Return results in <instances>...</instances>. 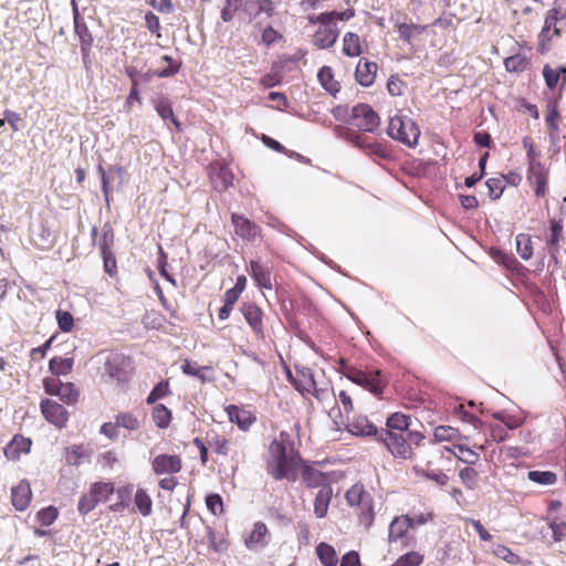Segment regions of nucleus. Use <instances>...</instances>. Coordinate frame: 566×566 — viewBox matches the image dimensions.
Here are the masks:
<instances>
[{
	"mask_svg": "<svg viewBox=\"0 0 566 566\" xmlns=\"http://www.w3.org/2000/svg\"><path fill=\"white\" fill-rule=\"evenodd\" d=\"M48 394L49 395H56L61 398L62 401L73 405L78 399V391L74 387L73 384L66 382V384H60L55 389H50L48 387Z\"/></svg>",
	"mask_w": 566,
	"mask_h": 566,
	"instance_id": "26",
	"label": "nucleus"
},
{
	"mask_svg": "<svg viewBox=\"0 0 566 566\" xmlns=\"http://www.w3.org/2000/svg\"><path fill=\"white\" fill-rule=\"evenodd\" d=\"M560 73H566V69L559 67L554 70L547 64L543 67V76L548 88L552 90L557 85Z\"/></svg>",
	"mask_w": 566,
	"mask_h": 566,
	"instance_id": "45",
	"label": "nucleus"
},
{
	"mask_svg": "<svg viewBox=\"0 0 566 566\" xmlns=\"http://www.w3.org/2000/svg\"><path fill=\"white\" fill-rule=\"evenodd\" d=\"M422 475L429 480L434 481L439 485L447 484L449 478L441 470H423Z\"/></svg>",
	"mask_w": 566,
	"mask_h": 566,
	"instance_id": "59",
	"label": "nucleus"
},
{
	"mask_svg": "<svg viewBox=\"0 0 566 566\" xmlns=\"http://www.w3.org/2000/svg\"><path fill=\"white\" fill-rule=\"evenodd\" d=\"M340 566H360L358 554L354 551L345 554L340 560Z\"/></svg>",
	"mask_w": 566,
	"mask_h": 566,
	"instance_id": "64",
	"label": "nucleus"
},
{
	"mask_svg": "<svg viewBox=\"0 0 566 566\" xmlns=\"http://www.w3.org/2000/svg\"><path fill=\"white\" fill-rule=\"evenodd\" d=\"M387 133L392 139L408 147H415L420 136L417 124L412 119L399 115L390 118Z\"/></svg>",
	"mask_w": 566,
	"mask_h": 566,
	"instance_id": "2",
	"label": "nucleus"
},
{
	"mask_svg": "<svg viewBox=\"0 0 566 566\" xmlns=\"http://www.w3.org/2000/svg\"><path fill=\"white\" fill-rule=\"evenodd\" d=\"M488 193L492 200L499 199L504 191V176L490 178L486 180Z\"/></svg>",
	"mask_w": 566,
	"mask_h": 566,
	"instance_id": "43",
	"label": "nucleus"
},
{
	"mask_svg": "<svg viewBox=\"0 0 566 566\" xmlns=\"http://www.w3.org/2000/svg\"><path fill=\"white\" fill-rule=\"evenodd\" d=\"M57 517V510L53 506L45 507L38 513L40 523L44 526H50Z\"/></svg>",
	"mask_w": 566,
	"mask_h": 566,
	"instance_id": "54",
	"label": "nucleus"
},
{
	"mask_svg": "<svg viewBox=\"0 0 566 566\" xmlns=\"http://www.w3.org/2000/svg\"><path fill=\"white\" fill-rule=\"evenodd\" d=\"M386 426L388 431L406 433L411 426L410 417L399 412L392 413L387 419Z\"/></svg>",
	"mask_w": 566,
	"mask_h": 566,
	"instance_id": "30",
	"label": "nucleus"
},
{
	"mask_svg": "<svg viewBox=\"0 0 566 566\" xmlns=\"http://www.w3.org/2000/svg\"><path fill=\"white\" fill-rule=\"evenodd\" d=\"M354 125L363 132L375 133L380 119L377 113L368 104H358L353 107Z\"/></svg>",
	"mask_w": 566,
	"mask_h": 566,
	"instance_id": "7",
	"label": "nucleus"
},
{
	"mask_svg": "<svg viewBox=\"0 0 566 566\" xmlns=\"http://www.w3.org/2000/svg\"><path fill=\"white\" fill-rule=\"evenodd\" d=\"M282 38V34L274 30L271 25L264 28L261 35L262 43H264L268 46L272 45L275 41Z\"/></svg>",
	"mask_w": 566,
	"mask_h": 566,
	"instance_id": "58",
	"label": "nucleus"
},
{
	"mask_svg": "<svg viewBox=\"0 0 566 566\" xmlns=\"http://www.w3.org/2000/svg\"><path fill=\"white\" fill-rule=\"evenodd\" d=\"M348 431L355 436L370 437L378 436L379 432L377 427L371 423L367 417L357 416L354 417L347 424Z\"/></svg>",
	"mask_w": 566,
	"mask_h": 566,
	"instance_id": "13",
	"label": "nucleus"
},
{
	"mask_svg": "<svg viewBox=\"0 0 566 566\" xmlns=\"http://www.w3.org/2000/svg\"><path fill=\"white\" fill-rule=\"evenodd\" d=\"M151 468L155 474H174L181 470V459L172 454H159L151 461Z\"/></svg>",
	"mask_w": 566,
	"mask_h": 566,
	"instance_id": "10",
	"label": "nucleus"
},
{
	"mask_svg": "<svg viewBox=\"0 0 566 566\" xmlns=\"http://www.w3.org/2000/svg\"><path fill=\"white\" fill-rule=\"evenodd\" d=\"M527 478L539 485H553L557 481L556 474L552 471H528Z\"/></svg>",
	"mask_w": 566,
	"mask_h": 566,
	"instance_id": "38",
	"label": "nucleus"
},
{
	"mask_svg": "<svg viewBox=\"0 0 566 566\" xmlns=\"http://www.w3.org/2000/svg\"><path fill=\"white\" fill-rule=\"evenodd\" d=\"M517 253L523 260H528L532 256L533 249L531 240L527 235L520 234L516 238Z\"/></svg>",
	"mask_w": 566,
	"mask_h": 566,
	"instance_id": "48",
	"label": "nucleus"
},
{
	"mask_svg": "<svg viewBox=\"0 0 566 566\" xmlns=\"http://www.w3.org/2000/svg\"><path fill=\"white\" fill-rule=\"evenodd\" d=\"M113 242H114L113 230L109 227H104L103 234H102V238L98 243L101 252L111 251V247H112Z\"/></svg>",
	"mask_w": 566,
	"mask_h": 566,
	"instance_id": "57",
	"label": "nucleus"
},
{
	"mask_svg": "<svg viewBox=\"0 0 566 566\" xmlns=\"http://www.w3.org/2000/svg\"><path fill=\"white\" fill-rule=\"evenodd\" d=\"M241 312L248 322V324L251 326L253 332L256 335L263 334V324H262V311L260 307H258L253 303H245L241 307Z\"/></svg>",
	"mask_w": 566,
	"mask_h": 566,
	"instance_id": "15",
	"label": "nucleus"
},
{
	"mask_svg": "<svg viewBox=\"0 0 566 566\" xmlns=\"http://www.w3.org/2000/svg\"><path fill=\"white\" fill-rule=\"evenodd\" d=\"M251 275L256 284L264 289H271L270 271L258 261H251Z\"/></svg>",
	"mask_w": 566,
	"mask_h": 566,
	"instance_id": "31",
	"label": "nucleus"
},
{
	"mask_svg": "<svg viewBox=\"0 0 566 566\" xmlns=\"http://www.w3.org/2000/svg\"><path fill=\"white\" fill-rule=\"evenodd\" d=\"M135 505L143 516H149L153 511V500L144 489H138L134 497Z\"/></svg>",
	"mask_w": 566,
	"mask_h": 566,
	"instance_id": "34",
	"label": "nucleus"
},
{
	"mask_svg": "<svg viewBox=\"0 0 566 566\" xmlns=\"http://www.w3.org/2000/svg\"><path fill=\"white\" fill-rule=\"evenodd\" d=\"M115 424L123 427L127 430H137L139 428V421L136 416L130 412H120L115 417Z\"/></svg>",
	"mask_w": 566,
	"mask_h": 566,
	"instance_id": "42",
	"label": "nucleus"
},
{
	"mask_svg": "<svg viewBox=\"0 0 566 566\" xmlns=\"http://www.w3.org/2000/svg\"><path fill=\"white\" fill-rule=\"evenodd\" d=\"M153 420L158 428H167L171 420L170 410L163 403H159L153 409Z\"/></svg>",
	"mask_w": 566,
	"mask_h": 566,
	"instance_id": "37",
	"label": "nucleus"
},
{
	"mask_svg": "<svg viewBox=\"0 0 566 566\" xmlns=\"http://www.w3.org/2000/svg\"><path fill=\"white\" fill-rule=\"evenodd\" d=\"M268 527L264 523H255L250 536L245 539L249 549H258L266 544Z\"/></svg>",
	"mask_w": 566,
	"mask_h": 566,
	"instance_id": "24",
	"label": "nucleus"
},
{
	"mask_svg": "<svg viewBox=\"0 0 566 566\" xmlns=\"http://www.w3.org/2000/svg\"><path fill=\"white\" fill-rule=\"evenodd\" d=\"M560 115L557 108V104L553 103L547 106V114H546V124L548 126V129L551 133H558V119Z\"/></svg>",
	"mask_w": 566,
	"mask_h": 566,
	"instance_id": "49",
	"label": "nucleus"
},
{
	"mask_svg": "<svg viewBox=\"0 0 566 566\" xmlns=\"http://www.w3.org/2000/svg\"><path fill=\"white\" fill-rule=\"evenodd\" d=\"M377 72V64L369 61H359L356 66L355 76L363 86H369L374 83Z\"/></svg>",
	"mask_w": 566,
	"mask_h": 566,
	"instance_id": "18",
	"label": "nucleus"
},
{
	"mask_svg": "<svg viewBox=\"0 0 566 566\" xmlns=\"http://www.w3.org/2000/svg\"><path fill=\"white\" fill-rule=\"evenodd\" d=\"M346 501L350 506L360 505L365 496L361 485L355 484L346 492Z\"/></svg>",
	"mask_w": 566,
	"mask_h": 566,
	"instance_id": "51",
	"label": "nucleus"
},
{
	"mask_svg": "<svg viewBox=\"0 0 566 566\" xmlns=\"http://www.w3.org/2000/svg\"><path fill=\"white\" fill-rule=\"evenodd\" d=\"M564 17L565 14H562L558 9L549 10L546 14L541 35L547 36V33L552 28H554V34H559V29L556 28V23L559 19H563Z\"/></svg>",
	"mask_w": 566,
	"mask_h": 566,
	"instance_id": "40",
	"label": "nucleus"
},
{
	"mask_svg": "<svg viewBox=\"0 0 566 566\" xmlns=\"http://www.w3.org/2000/svg\"><path fill=\"white\" fill-rule=\"evenodd\" d=\"M345 376L356 385L369 390L374 395L382 392V381L380 378V371H363L356 368H349Z\"/></svg>",
	"mask_w": 566,
	"mask_h": 566,
	"instance_id": "6",
	"label": "nucleus"
},
{
	"mask_svg": "<svg viewBox=\"0 0 566 566\" xmlns=\"http://www.w3.org/2000/svg\"><path fill=\"white\" fill-rule=\"evenodd\" d=\"M378 440L385 443L394 457L408 459L412 454V449L406 438V433L380 430Z\"/></svg>",
	"mask_w": 566,
	"mask_h": 566,
	"instance_id": "5",
	"label": "nucleus"
},
{
	"mask_svg": "<svg viewBox=\"0 0 566 566\" xmlns=\"http://www.w3.org/2000/svg\"><path fill=\"white\" fill-rule=\"evenodd\" d=\"M168 394V385L165 382H158L150 394L148 395L146 401L148 405L155 403L158 399L165 397Z\"/></svg>",
	"mask_w": 566,
	"mask_h": 566,
	"instance_id": "56",
	"label": "nucleus"
},
{
	"mask_svg": "<svg viewBox=\"0 0 566 566\" xmlns=\"http://www.w3.org/2000/svg\"><path fill=\"white\" fill-rule=\"evenodd\" d=\"M31 441L23 437H14L13 440L4 448V455L9 460H18L22 453L30 451Z\"/></svg>",
	"mask_w": 566,
	"mask_h": 566,
	"instance_id": "22",
	"label": "nucleus"
},
{
	"mask_svg": "<svg viewBox=\"0 0 566 566\" xmlns=\"http://www.w3.org/2000/svg\"><path fill=\"white\" fill-rule=\"evenodd\" d=\"M316 554L324 566H336L338 563L335 548L327 543H319L316 546Z\"/></svg>",
	"mask_w": 566,
	"mask_h": 566,
	"instance_id": "29",
	"label": "nucleus"
},
{
	"mask_svg": "<svg viewBox=\"0 0 566 566\" xmlns=\"http://www.w3.org/2000/svg\"><path fill=\"white\" fill-rule=\"evenodd\" d=\"M41 411L45 419L56 427H63L67 421L65 408L56 401L50 399L42 400Z\"/></svg>",
	"mask_w": 566,
	"mask_h": 566,
	"instance_id": "11",
	"label": "nucleus"
},
{
	"mask_svg": "<svg viewBox=\"0 0 566 566\" xmlns=\"http://www.w3.org/2000/svg\"><path fill=\"white\" fill-rule=\"evenodd\" d=\"M101 254L103 256L105 272L109 275H113L116 270L115 256L113 255L112 251L101 252Z\"/></svg>",
	"mask_w": 566,
	"mask_h": 566,
	"instance_id": "63",
	"label": "nucleus"
},
{
	"mask_svg": "<svg viewBox=\"0 0 566 566\" xmlns=\"http://www.w3.org/2000/svg\"><path fill=\"white\" fill-rule=\"evenodd\" d=\"M549 223H551V227H549L551 234H549V239L547 240L548 251H549L551 259L555 263H557L558 262L557 253L560 249V242H563L565 240L564 234H563V226H562V221L556 220V219H552Z\"/></svg>",
	"mask_w": 566,
	"mask_h": 566,
	"instance_id": "14",
	"label": "nucleus"
},
{
	"mask_svg": "<svg viewBox=\"0 0 566 566\" xmlns=\"http://www.w3.org/2000/svg\"><path fill=\"white\" fill-rule=\"evenodd\" d=\"M161 60L168 62L170 65L160 71H156V76L169 77V76L175 75L179 71V65L178 64L172 65V59L169 55H164L161 57Z\"/></svg>",
	"mask_w": 566,
	"mask_h": 566,
	"instance_id": "61",
	"label": "nucleus"
},
{
	"mask_svg": "<svg viewBox=\"0 0 566 566\" xmlns=\"http://www.w3.org/2000/svg\"><path fill=\"white\" fill-rule=\"evenodd\" d=\"M115 492H116L118 502L112 504L109 506V510L112 512H116V513L123 512L129 505L130 496H132V492H133V485H126V486L118 488L117 490H115Z\"/></svg>",
	"mask_w": 566,
	"mask_h": 566,
	"instance_id": "36",
	"label": "nucleus"
},
{
	"mask_svg": "<svg viewBox=\"0 0 566 566\" xmlns=\"http://www.w3.org/2000/svg\"><path fill=\"white\" fill-rule=\"evenodd\" d=\"M31 496L30 485L25 482H20L11 492L12 504L18 511H24L29 506Z\"/></svg>",
	"mask_w": 566,
	"mask_h": 566,
	"instance_id": "16",
	"label": "nucleus"
},
{
	"mask_svg": "<svg viewBox=\"0 0 566 566\" xmlns=\"http://www.w3.org/2000/svg\"><path fill=\"white\" fill-rule=\"evenodd\" d=\"M115 493L113 482H95L91 485L90 491L84 493L77 503V512L80 515L85 516L92 512L99 502H105Z\"/></svg>",
	"mask_w": 566,
	"mask_h": 566,
	"instance_id": "3",
	"label": "nucleus"
},
{
	"mask_svg": "<svg viewBox=\"0 0 566 566\" xmlns=\"http://www.w3.org/2000/svg\"><path fill=\"white\" fill-rule=\"evenodd\" d=\"M56 321L59 324V327L63 332H70L73 328L74 319L70 312L57 310L56 311Z\"/></svg>",
	"mask_w": 566,
	"mask_h": 566,
	"instance_id": "52",
	"label": "nucleus"
},
{
	"mask_svg": "<svg viewBox=\"0 0 566 566\" xmlns=\"http://www.w3.org/2000/svg\"><path fill=\"white\" fill-rule=\"evenodd\" d=\"M97 171L101 176L102 180V190L105 196L106 201H108V197L111 193V181L115 180V178H122V175L124 172V169L122 167H112L106 172L104 168L99 165L97 167Z\"/></svg>",
	"mask_w": 566,
	"mask_h": 566,
	"instance_id": "25",
	"label": "nucleus"
},
{
	"mask_svg": "<svg viewBox=\"0 0 566 566\" xmlns=\"http://www.w3.org/2000/svg\"><path fill=\"white\" fill-rule=\"evenodd\" d=\"M269 451L271 458L268 461V473L277 481L289 478L291 460L287 458L285 446L274 440L271 442Z\"/></svg>",
	"mask_w": 566,
	"mask_h": 566,
	"instance_id": "4",
	"label": "nucleus"
},
{
	"mask_svg": "<svg viewBox=\"0 0 566 566\" xmlns=\"http://www.w3.org/2000/svg\"><path fill=\"white\" fill-rule=\"evenodd\" d=\"M423 560V556L417 552H409L400 556L394 566H419Z\"/></svg>",
	"mask_w": 566,
	"mask_h": 566,
	"instance_id": "50",
	"label": "nucleus"
},
{
	"mask_svg": "<svg viewBox=\"0 0 566 566\" xmlns=\"http://www.w3.org/2000/svg\"><path fill=\"white\" fill-rule=\"evenodd\" d=\"M317 77L322 86L331 94L339 92V83L334 80L333 70L329 66H323L318 71Z\"/></svg>",
	"mask_w": 566,
	"mask_h": 566,
	"instance_id": "33",
	"label": "nucleus"
},
{
	"mask_svg": "<svg viewBox=\"0 0 566 566\" xmlns=\"http://www.w3.org/2000/svg\"><path fill=\"white\" fill-rule=\"evenodd\" d=\"M229 420L235 423L241 430L247 431L254 421V418L249 411L240 409L234 405H230L226 408Z\"/></svg>",
	"mask_w": 566,
	"mask_h": 566,
	"instance_id": "17",
	"label": "nucleus"
},
{
	"mask_svg": "<svg viewBox=\"0 0 566 566\" xmlns=\"http://www.w3.org/2000/svg\"><path fill=\"white\" fill-rule=\"evenodd\" d=\"M504 65L509 72H522L527 67L528 61L524 55L515 54L505 59Z\"/></svg>",
	"mask_w": 566,
	"mask_h": 566,
	"instance_id": "44",
	"label": "nucleus"
},
{
	"mask_svg": "<svg viewBox=\"0 0 566 566\" xmlns=\"http://www.w3.org/2000/svg\"><path fill=\"white\" fill-rule=\"evenodd\" d=\"M207 507L212 514L218 515L223 511L222 497L219 494L212 493L206 497Z\"/></svg>",
	"mask_w": 566,
	"mask_h": 566,
	"instance_id": "55",
	"label": "nucleus"
},
{
	"mask_svg": "<svg viewBox=\"0 0 566 566\" xmlns=\"http://www.w3.org/2000/svg\"><path fill=\"white\" fill-rule=\"evenodd\" d=\"M302 478L307 488H319L331 485L328 476L319 470L312 467H304L302 469Z\"/></svg>",
	"mask_w": 566,
	"mask_h": 566,
	"instance_id": "20",
	"label": "nucleus"
},
{
	"mask_svg": "<svg viewBox=\"0 0 566 566\" xmlns=\"http://www.w3.org/2000/svg\"><path fill=\"white\" fill-rule=\"evenodd\" d=\"M549 526L556 542H560L566 538V522H552Z\"/></svg>",
	"mask_w": 566,
	"mask_h": 566,
	"instance_id": "62",
	"label": "nucleus"
},
{
	"mask_svg": "<svg viewBox=\"0 0 566 566\" xmlns=\"http://www.w3.org/2000/svg\"><path fill=\"white\" fill-rule=\"evenodd\" d=\"M332 495L333 490L331 485H324L323 489L318 490L314 501V513L316 517L323 518L326 516Z\"/></svg>",
	"mask_w": 566,
	"mask_h": 566,
	"instance_id": "21",
	"label": "nucleus"
},
{
	"mask_svg": "<svg viewBox=\"0 0 566 566\" xmlns=\"http://www.w3.org/2000/svg\"><path fill=\"white\" fill-rule=\"evenodd\" d=\"M410 527H413V520L409 516L402 515L395 517L389 525V541H398L407 533Z\"/></svg>",
	"mask_w": 566,
	"mask_h": 566,
	"instance_id": "19",
	"label": "nucleus"
},
{
	"mask_svg": "<svg viewBox=\"0 0 566 566\" xmlns=\"http://www.w3.org/2000/svg\"><path fill=\"white\" fill-rule=\"evenodd\" d=\"M155 109L158 115L164 119H171V122L179 127V122L175 118L171 104L167 98H160L155 102Z\"/></svg>",
	"mask_w": 566,
	"mask_h": 566,
	"instance_id": "41",
	"label": "nucleus"
},
{
	"mask_svg": "<svg viewBox=\"0 0 566 566\" xmlns=\"http://www.w3.org/2000/svg\"><path fill=\"white\" fill-rule=\"evenodd\" d=\"M72 7H73V18H74V30L77 34L80 42H81V53L83 57V63L85 67H88L90 63V52L91 46L93 44V36L83 21V19L80 17L77 4L75 0H72Z\"/></svg>",
	"mask_w": 566,
	"mask_h": 566,
	"instance_id": "8",
	"label": "nucleus"
},
{
	"mask_svg": "<svg viewBox=\"0 0 566 566\" xmlns=\"http://www.w3.org/2000/svg\"><path fill=\"white\" fill-rule=\"evenodd\" d=\"M73 367V358L53 357L49 361V369L56 376L67 375Z\"/></svg>",
	"mask_w": 566,
	"mask_h": 566,
	"instance_id": "35",
	"label": "nucleus"
},
{
	"mask_svg": "<svg viewBox=\"0 0 566 566\" xmlns=\"http://www.w3.org/2000/svg\"><path fill=\"white\" fill-rule=\"evenodd\" d=\"M528 179L535 184V195L543 197L546 192L547 171L543 165H535L533 169H528Z\"/></svg>",
	"mask_w": 566,
	"mask_h": 566,
	"instance_id": "23",
	"label": "nucleus"
},
{
	"mask_svg": "<svg viewBox=\"0 0 566 566\" xmlns=\"http://www.w3.org/2000/svg\"><path fill=\"white\" fill-rule=\"evenodd\" d=\"M523 147L526 150V155L528 158V169H533L535 165H542L538 161L539 154L535 150L534 143L532 138L525 136L523 138Z\"/></svg>",
	"mask_w": 566,
	"mask_h": 566,
	"instance_id": "47",
	"label": "nucleus"
},
{
	"mask_svg": "<svg viewBox=\"0 0 566 566\" xmlns=\"http://www.w3.org/2000/svg\"><path fill=\"white\" fill-rule=\"evenodd\" d=\"M132 373V361L123 354H111L102 369V380L109 385L125 384Z\"/></svg>",
	"mask_w": 566,
	"mask_h": 566,
	"instance_id": "1",
	"label": "nucleus"
},
{
	"mask_svg": "<svg viewBox=\"0 0 566 566\" xmlns=\"http://www.w3.org/2000/svg\"><path fill=\"white\" fill-rule=\"evenodd\" d=\"M88 459V451L83 446H73L66 449L65 461L69 465L78 467Z\"/></svg>",
	"mask_w": 566,
	"mask_h": 566,
	"instance_id": "28",
	"label": "nucleus"
},
{
	"mask_svg": "<svg viewBox=\"0 0 566 566\" xmlns=\"http://www.w3.org/2000/svg\"><path fill=\"white\" fill-rule=\"evenodd\" d=\"M119 462L115 451H106L98 455L97 463L104 469H113Z\"/></svg>",
	"mask_w": 566,
	"mask_h": 566,
	"instance_id": "53",
	"label": "nucleus"
},
{
	"mask_svg": "<svg viewBox=\"0 0 566 566\" xmlns=\"http://www.w3.org/2000/svg\"><path fill=\"white\" fill-rule=\"evenodd\" d=\"M231 219L235 233L242 239L253 241L259 234V227L243 216L233 213Z\"/></svg>",
	"mask_w": 566,
	"mask_h": 566,
	"instance_id": "12",
	"label": "nucleus"
},
{
	"mask_svg": "<svg viewBox=\"0 0 566 566\" xmlns=\"http://www.w3.org/2000/svg\"><path fill=\"white\" fill-rule=\"evenodd\" d=\"M298 379H294L293 382L298 391L302 394L304 392H312V390L315 388V380L314 376L308 368H302L296 370Z\"/></svg>",
	"mask_w": 566,
	"mask_h": 566,
	"instance_id": "27",
	"label": "nucleus"
},
{
	"mask_svg": "<svg viewBox=\"0 0 566 566\" xmlns=\"http://www.w3.org/2000/svg\"><path fill=\"white\" fill-rule=\"evenodd\" d=\"M208 443L220 455H228L230 452V443L224 437L214 434Z\"/></svg>",
	"mask_w": 566,
	"mask_h": 566,
	"instance_id": "46",
	"label": "nucleus"
},
{
	"mask_svg": "<svg viewBox=\"0 0 566 566\" xmlns=\"http://www.w3.org/2000/svg\"><path fill=\"white\" fill-rule=\"evenodd\" d=\"M339 30L335 19L318 28L313 36V43L319 49H328L335 44Z\"/></svg>",
	"mask_w": 566,
	"mask_h": 566,
	"instance_id": "9",
	"label": "nucleus"
},
{
	"mask_svg": "<svg viewBox=\"0 0 566 566\" xmlns=\"http://www.w3.org/2000/svg\"><path fill=\"white\" fill-rule=\"evenodd\" d=\"M397 32L399 38L408 43H410L411 39L416 35H419L424 30L423 27L417 24H408V23H398Z\"/></svg>",
	"mask_w": 566,
	"mask_h": 566,
	"instance_id": "39",
	"label": "nucleus"
},
{
	"mask_svg": "<svg viewBox=\"0 0 566 566\" xmlns=\"http://www.w3.org/2000/svg\"><path fill=\"white\" fill-rule=\"evenodd\" d=\"M458 449H459V454H457V457L461 461L469 463V464H473L478 461L479 454L475 453L474 451H472L471 449H469L468 447L459 446Z\"/></svg>",
	"mask_w": 566,
	"mask_h": 566,
	"instance_id": "60",
	"label": "nucleus"
},
{
	"mask_svg": "<svg viewBox=\"0 0 566 566\" xmlns=\"http://www.w3.org/2000/svg\"><path fill=\"white\" fill-rule=\"evenodd\" d=\"M343 52L345 55L354 57L361 54L359 36L356 33L347 32L343 39Z\"/></svg>",
	"mask_w": 566,
	"mask_h": 566,
	"instance_id": "32",
	"label": "nucleus"
}]
</instances>
